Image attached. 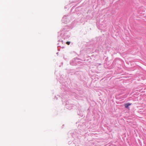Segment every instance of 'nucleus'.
Returning <instances> with one entry per match:
<instances>
[{"label": "nucleus", "mask_w": 146, "mask_h": 146, "mask_svg": "<svg viewBox=\"0 0 146 146\" xmlns=\"http://www.w3.org/2000/svg\"><path fill=\"white\" fill-rule=\"evenodd\" d=\"M131 105V104L126 103V104H125L124 106H125V108H128L129 106H130Z\"/></svg>", "instance_id": "f257e3e1"}, {"label": "nucleus", "mask_w": 146, "mask_h": 146, "mask_svg": "<svg viewBox=\"0 0 146 146\" xmlns=\"http://www.w3.org/2000/svg\"><path fill=\"white\" fill-rule=\"evenodd\" d=\"M70 43V42H66V44L68 45H69Z\"/></svg>", "instance_id": "f03ea898"}]
</instances>
